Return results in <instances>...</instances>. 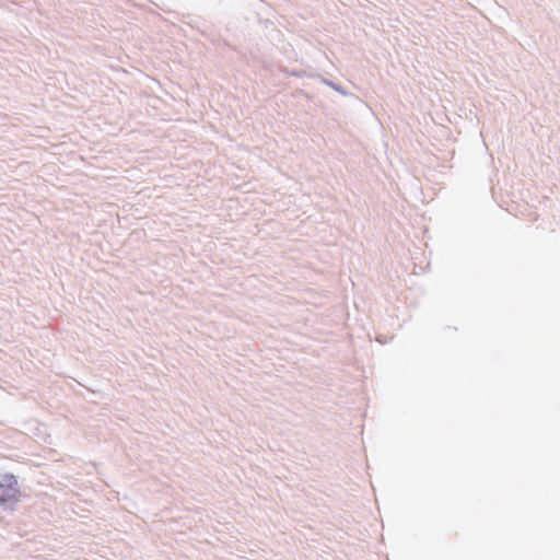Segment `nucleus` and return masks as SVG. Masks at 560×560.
<instances>
[{
  "instance_id": "f257e3e1",
  "label": "nucleus",
  "mask_w": 560,
  "mask_h": 560,
  "mask_svg": "<svg viewBox=\"0 0 560 560\" xmlns=\"http://www.w3.org/2000/svg\"><path fill=\"white\" fill-rule=\"evenodd\" d=\"M21 498L18 479L12 474L0 476V505H15Z\"/></svg>"
}]
</instances>
